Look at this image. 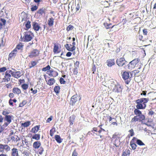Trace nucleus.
<instances>
[{
  "mask_svg": "<svg viewBox=\"0 0 156 156\" xmlns=\"http://www.w3.org/2000/svg\"><path fill=\"white\" fill-rule=\"evenodd\" d=\"M78 100V98L76 95L73 96L71 98L70 101V104L72 105H73Z\"/></svg>",
  "mask_w": 156,
  "mask_h": 156,
  "instance_id": "9b49d317",
  "label": "nucleus"
},
{
  "mask_svg": "<svg viewBox=\"0 0 156 156\" xmlns=\"http://www.w3.org/2000/svg\"><path fill=\"white\" fill-rule=\"evenodd\" d=\"M25 34L24 35L23 41L25 42H28L30 41L32 39V37L31 35V34H32V33L31 31H27L25 32Z\"/></svg>",
  "mask_w": 156,
  "mask_h": 156,
  "instance_id": "0eeeda50",
  "label": "nucleus"
},
{
  "mask_svg": "<svg viewBox=\"0 0 156 156\" xmlns=\"http://www.w3.org/2000/svg\"><path fill=\"white\" fill-rule=\"evenodd\" d=\"M77 153L76 152L75 150H74L72 154V156H77Z\"/></svg>",
  "mask_w": 156,
  "mask_h": 156,
  "instance_id": "774afa93",
  "label": "nucleus"
},
{
  "mask_svg": "<svg viewBox=\"0 0 156 156\" xmlns=\"http://www.w3.org/2000/svg\"><path fill=\"white\" fill-rule=\"evenodd\" d=\"M25 26L27 29H29L31 27L30 22L28 20L25 24Z\"/></svg>",
  "mask_w": 156,
  "mask_h": 156,
  "instance_id": "f704fd0d",
  "label": "nucleus"
},
{
  "mask_svg": "<svg viewBox=\"0 0 156 156\" xmlns=\"http://www.w3.org/2000/svg\"><path fill=\"white\" fill-rule=\"evenodd\" d=\"M7 70V69L5 67H3L0 68V73L4 72Z\"/></svg>",
  "mask_w": 156,
  "mask_h": 156,
  "instance_id": "c03bdc74",
  "label": "nucleus"
},
{
  "mask_svg": "<svg viewBox=\"0 0 156 156\" xmlns=\"http://www.w3.org/2000/svg\"><path fill=\"white\" fill-rule=\"evenodd\" d=\"M53 70L52 69H51L49 70V73L48 74L50 76H53L52 73H53Z\"/></svg>",
  "mask_w": 156,
  "mask_h": 156,
  "instance_id": "6e6d98bb",
  "label": "nucleus"
},
{
  "mask_svg": "<svg viewBox=\"0 0 156 156\" xmlns=\"http://www.w3.org/2000/svg\"><path fill=\"white\" fill-rule=\"evenodd\" d=\"M9 124L10 123L7 122H5L4 124L2 126V127L0 129V133H2L3 132L4 129H5Z\"/></svg>",
  "mask_w": 156,
  "mask_h": 156,
  "instance_id": "dca6fc26",
  "label": "nucleus"
},
{
  "mask_svg": "<svg viewBox=\"0 0 156 156\" xmlns=\"http://www.w3.org/2000/svg\"><path fill=\"white\" fill-rule=\"evenodd\" d=\"M145 119V116L144 115L141 114L135 116L133 118L131 121V122H136V121L140 122L144 120Z\"/></svg>",
  "mask_w": 156,
  "mask_h": 156,
  "instance_id": "423d86ee",
  "label": "nucleus"
},
{
  "mask_svg": "<svg viewBox=\"0 0 156 156\" xmlns=\"http://www.w3.org/2000/svg\"><path fill=\"white\" fill-rule=\"evenodd\" d=\"M130 154V151L129 150H127L126 151H124L122 154V156H126L127 155H129Z\"/></svg>",
  "mask_w": 156,
  "mask_h": 156,
  "instance_id": "473e14b6",
  "label": "nucleus"
},
{
  "mask_svg": "<svg viewBox=\"0 0 156 156\" xmlns=\"http://www.w3.org/2000/svg\"><path fill=\"white\" fill-rule=\"evenodd\" d=\"M51 68V67L49 65H48L46 67L43 68L42 69V70L43 71H46L48 70H49Z\"/></svg>",
  "mask_w": 156,
  "mask_h": 156,
  "instance_id": "72a5a7b5",
  "label": "nucleus"
},
{
  "mask_svg": "<svg viewBox=\"0 0 156 156\" xmlns=\"http://www.w3.org/2000/svg\"><path fill=\"white\" fill-rule=\"evenodd\" d=\"M116 63L119 66L122 67L125 69H127V62L124 58H121L117 59Z\"/></svg>",
  "mask_w": 156,
  "mask_h": 156,
  "instance_id": "7ed1b4c3",
  "label": "nucleus"
},
{
  "mask_svg": "<svg viewBox=\"0 0 156 156\" xmlns=\"http://www.w3.org/2000/svg\"><path fill=\"white\" fill-rule=\"evenodd\" d=\"M72 44L73 46L71 48L69 47V44H67L65 45V47L68 51H74L76 49V47L75 46L76 44V43L73 41L72 43Z\"/></svg>",
  "mask_w": 156,
  "mask_h": 156,
  "instance_id": "1a4fd4ad",
  "label": "nucleus"
},
{
  "mask_svg": "<svg viewBox=\"0 0 156 156\" xmlns=\"http://www.w3.org/2000/svg\"><path fill=\"white\" fill-rule=\"evenodd\" d=\"M14 96V95L13 93H10L9 94V97L10 98H12Z\"/></svg>",
  "mask_w": 156,
  "mask_h": 156,
  "instance_id": "0e129e2a",
  "label": "nucleus"
},
{
  "mask_svg": "<svg viewBox=\"0 0 156 156\" xmlns=\"http://www.w3.org/2000/svg\"><path fill=\"white\" fill-rule=\"evenodd\" d=\"M27 103V101H23L22 102L19 104V107H22L24 105Z\"/></svg>",
  "mask_w": 156,
  "mask_h": 156,
  "instance_id": "ea45409f",
  "label": "nucleus"
},
{
  "mask_svg": "<svg viewBox=\"0 0 156 156\" xmlns=\"http://www.w3.org/2000/svg\"><path fill=\"white\" fill-rule=\"evenodd\" d=\"M40 128V126H36L33 127L31 129V131L34 133H35L37 132Z\"/></svg>",
  "mask_w": 156,
  "mask_h": 156,
  "instance_id": "f3484780",
  "label": "nucleus"
},
{
  "mask_svg": "<svg viewBox=\"0 0 156 156\" xmlns=\"http://www.w3.org/2000/svg\"><path fill=\"white\" fill-rule=\"evenodd\" d=\"M59 82L61 84H65L66 83V81L64 80V79L62 77L60 78Z\"/></svg>",
  "mask_w": 156,
  "mask_h": 156,
  "instance_id": "a19ab883",
  "label": "nucleus"
},
{
  "mask_svg": "<svg viewBox=\"0 0 156 156\" xmlns=\"http://www.w3.org/2000/svg\"><path fill=\"white\" fill-rule=\"evenodd\" d=\"M9 114V112L7 111H3L2 113V114L5 116L6 115H8Z\"/></svg>",
  "mask_w": 156,
  "mask_h": 156,
  "instance_id": "13d9d810",
  "label": "nucleus"
},
{
  "mask_svg": "<svg viewBox=\"0 0 156 156\" xmlns=\"http://www.w3.org/2000/svg\"><path fill=\"white\" fill-rule=\"evenodd\" d=\"M79 62L78 61H76L74 64V68L76 69H78L79 68Z\"/></svg>",
  "mask_w": 156,
  "mask_h": 156,
  "instance_id": "09e8293b",
  "label": "nucleus"
},
{
  "mask_svg": "<svg viewBox=\"0 0 156 156\" xmlns=\"http://www.w3.org/2000/svg\"><path fill=\"white\" fill-rule=\"evenodd\" d=\"M37 62L35 61H32L30 62V65L29 66L30 68H31L35 66Z\"/></svg>",
  "mask_w": 156,
  "mask_h": 156,
  "instance_id": "bb28decb",
  "label": "nucleus"
},
{
  "mask_svg": "<svg viewBox=\"0 0 156 156\" xmlns=\"http://www.w3.org/2000/svg\"><path fill=\"white\" fill-rule=\"evenodd\" d=\"M23 45L22 43H20L19 44L17 45L16 47V48L18 50H22Z\"/></svg>",
  "mask_w": 156,
  "mask_h": 156,
  "instance_id": "c9c22d12",
  "label": "nucleus"
},
{
  "mask_svg": "<svg viewBox=\"0 0 156 156\" xmlns=\"http://www.w3.org/2000/svg\"><path fill=\"white\" fill-rule=\"evenodd\" d=\"M12 91L13 93L17 94H19L21 93L20 89L17 87L13 88L12 89Z\"/></svg>",
  "mask_w": 156,
  "mask_h": 156,
  "instance_id": "a211bd4d",
  "label": "nucleus"
},
{
  "mask_svg": "<svg viewBox=\"0 0 156 156\" xmlns=\"http://www.w3.org/2000/svg\"><path fill=\"white\" fill-rule=\"evenodd\" d=\"M55 139L58 143H61L62 140V139H61L60 136L58 135H55Z\"/></svg>",
  "mask_w": 156,
  "mask_h": 156,
  "instance_id": "aec40b11",
  "label": "nucleus"
},
{
  "mask_svg": "<svg viewBox=\"0 0 156 156\" xmlns=\"http://www.w3.org/2000/svg\"><path fill=\"white\" fill-rule=\"evenodd\" d=\"M30 125V121L25 122L22 124V125L24 127H27Z\"/></svg>",
  "mask_w": 156,
  "mask_h": 156,
  "instance_id": "c85d7f7f",
  "label": "nucleus"
},
{
  "mask_svg": "<svg viewBox=\"0 0 156 156\" xmlns=\"http://www.w3.org/2000/svg\"><path fill=\"white\" fill-rule=\"evenodd\" d=\"M52 116H51L48 118V119L46 121L47 122H49L52 119Z\"/></svg>",
  "mask_w": 156,
  "mask_h": 156,
  "instance_id": "680f3d73",
  "label": "nucleus"
},
{
  "mask_svg": "<svg viewBox=\"0 0 156 156\" xmlns=\"http://www.w3.org/2000/svg\"><path fill=\"white\" fill-rule=\"evenodd\" d=\"M110 86L112 89V91L114 92L119 93L121 92L122 90V87L115 80L111 79L108 81Z\"/></svg>",
  "mask_w": 156,
  "mask_h": 156,
  "instance_id": "f03ea898",
  "label": "nucleus"
},
{
  "mask_svg": "<svg viewBox=\"0 0 156 156\" xmlns=\"http://www.w3.org/2000/svg\"><path fill=\"white\" fill-rule=\"evenodd\" d=\"M136 143L140 146H142L145 145V144L142 142V141L139 139H137Z\"/></svg>",
  "mask_w": 156,
  "mask_h": 156,
  "instance_id": "c756f323",
  "label": "nucleus"
},
{
  "mask_svg": "<svg viewBox=\"0 0 156 156\" xmlns=\"http://www.w3.org/2000/svg\"><path fill=\"white\" fill-rule=\"evenodd\" d=\"M60 87H59L58 86H55L54 88V91L55 92V93H56V94L57 95V94L59 93L60 92Z\"/></svg>",
  "mask_w": 156,
  "mask_h": 156,
  "instance_id": "b1692460",
  "label": "nucleus"
},
{
  "mask_svg": "<svg viewBox=\"0 0 156 156\" xmlns=\"http://www.w3.org/2000/svg\"><path fill=\"white\" fill-rule=\"evenodd\" d=\"M109 23H104V25L106 27L107 29H109Z\"/></svg>",
  "mask_w": 156,
  "mask_h": 156,
  "instance_id": "4d7b16f0",
  "label": "nucleus"
},
{
  "mask_svg": "<svg viewBox=\"0 0 156 156\" xmlns=\"http://www.w3.org/2000/svg\"><path fill=\"white\" fill-rule=\"evenodd\" d=\"M130 144L131 147L132 148V149L133 150H135L136 149V144L134 143H133L131 144V141L130 142Z\"/></svg>",
  "mask_w": 156,
  "mask_h": 156,
  "instance_id": "37998d69",
  "label": "nucleus"
},
{
  "mask_svg": "<svg viewBox=\"0 0 156 156\" xmlns=\"http://www.w3.org/2000/svg\"><path fill=\"white\" fill-rule=\"evenodd\" d=\"M20 140V139L18 137V136H17L15 135V141H16L17 142V141H19Z\"/></svg>",
  "mask_w": 156,
  "mask_h": 156,
  "instance_id": "bf43d9fd",
  "label": "nucleus"
},
{
  "mask_svg": "<svg viewBox=\"0 0 156 156\" xmlns=\"http://www.w3.org/2000/svg\"><path fill=\"white\" fill-rule=\"evenodd\" d=\"M22 154H24L23 156H28L29 155V152L26 151H23Z\"/></svg>",
  "mask_w": 156,
  "mask_h": 156,
  "instance_id": "603ef678",
  "label": "nucleus"
},
{
  "mask_svg": "<svg viewBox=\"0 0 156 156\" xmlns=\"http://www.w3.org/2000/svg\"><path fill=\"white\" fill-rule=\"evenodd\" d=\"M120 144V140L118 139H116L115 141L114 144L116 147H119Z\"/></svg>",
  "mask_w": 156,
  "mask_h": 156,
  "instance_id": "a878e982",
  "label": "nucleus"
},
{
  "mask_svg": "<svg viewBox=\"0 0 156 156\" xmlns=\"http://www.w3.org/2000/svg\"><path fill=\"white\" fill-rule=\"evenodd\" d=\"M73 72L74 74L76 75L78 73V69L74 68Z\"/></svg>",
  "mask_w": 156,
  "mask_h": 156,
  "instance_id": "5fc2aeb1",
  "label": "nucleus"
},
{
  "mask_svg": "<svg viewBox=\"0 0 156 156\" xmlns=\"http://www.w3.org/2000/svg\"><path fill=\"white\" fill-rule=\"evenodd\" d=\"M58 47L57 45L55 44L53 49V52L55 53H58Z\"/></svg>",
  "mask_w": 156,
  "mask_h": 156,
  "instance_id": "7c9ffc66",
  "label": "nucleus"
},
{
  "mask_svg": "<svg viewBox=\"0 0 156 156\" xmlns=\"http://www.w3.org/2000/svg\"><path fill=\"white\" fill-rule=\"evenodd\" d=\"M73 28V27L72 25H70L67 27L66 30L67 31H69L70 30H72Z\"/></svg>",
  "mask_w": 156,
  "mask_h": 156,
  "instance_id": "de8ad7c7",
  "label": "nucleus"
},
{
  "mask_svg": "<svg viewBox=\"0 0 156 156\" xmlns=\"http://www.w3.org/2000/svg\"><path fill=\"white\" fill-rule=\"evenodd\" d=\"M143 34L145 35H147V29H144L143 30Z\"/></svg>",
  "mask_w": 156,
  "mask_h": 156,
  "instance_id": "052dcab7",
  "label": "nucleus"
},
{
  "mask_svg": "<svg viewBox=\"0 0 156 156\" xmlns=\"http://www.w3.org/2000/svg\"><path fill=\"white\" fill-rule=\"evenodd\" d=\"M75 118V116L74 115H72L69 118V122L70 125H72L74 123V120Z\"/></svg>",
  "mask_w": 156,
  "mask_h": 156,
  "instance_id": "412c9836",
  "label": "nucleus"
},
{
  "mask_svg": "<svg viewBox=\"0 0 156 156\" xmlns=\"http://www.w3.org/2000/svg\"><path fill=\"white\" fill-rule=\"evenodd\" d=\"M147 92L146 91H143L141 93L140 95H143L144 96H145Z\"/></svg>",
  "mask_w": 156,
  "mask_h": 156,
  "instance_id": "69168bd1",
  "label": "nucleus"
},
{
  "mask_svg": "<svg viewBox=\"0 0 156 156\" xmlns=\"http://www.w3.org/2000/svg\"><path fill=\"white\" fill-rule=\"evenodd\" d=\"M129 73V72L125 71L123 72L122 74L123 79L125 80V83L127 84L130 82Z\"/></svg>",
  "mask_w": 156,
  "mask_h": 156,
  "instance_id": "39448f33",
  "label": "nucleus"
},
{
  "mask_svg": "<svg viewBox=\"0 0 156 156\" xmlns=\"http://www.w3.org/2000/svg\"><path fill=\"white\" fill-rule=\"evenodd\" d=\"M140 60L138 58H136L127 64V68L130 69L133 68L139 62Z\"/></svg>",
  "mask_w": 156,
  "mask_h": 156,
  "instance_id": "20e7f679",
  "label": "nucleus"
},
{
  "mask_svg": "<svg viewBox=\"0 0 156 156\" xmlns=\"http://www.w3.org/2000/svg\"><path fill=\"white\" fill-rule=\"evenodd\" d=\"M72 53L70 52H68L66 54V55L67 57H70L72 55Z\"/></svg>",
  "mask_w": 156,
  "mask_h": 156,
  "instance_id": "338daca9",
  "label": "nucleus"
},
{
  "mask_svg": "<svg viewBox=\"0 0 156 156\" xmlns=\"http://www.w3.org/2000/svg\"><path fill=\"white\" fill-rule=\"evenodd\" d=\"M55 80L54 78H51L47 82V84L50 86L53 85L55 83Z\"/></svg>",
  "mask_w": 156,
  "mask_h": 156,
  "instance_id": "6ab92c4d",
  "label": "nucleus"
},
{
  "mask_svg": "<svg viewBox=\"0 0 156 156\" xmlns=\"http://www.w3.org/2000/svg\"><path fill=\"white\" fill-rule=\"evenodd\" d=\"M40 138V135L39 134H35L32 137V139H34L37 140H39Z\"/></svg>",
  "mask_w": 156,
  "mask_h": 156,
  "instance_id": "5701e85b",
  "label": "nucleus"
},
{
  "mask_svg": "<svg viewBox=\"0 0 156 156\" xmlns=\"http://www.w3.org/2000/svg\"><path fill=\"white\" fill-rule=\"evenodd\" d=\"M16 55V54L13 52H12L11 53H10L9 55V56L10 57H12L13 56H14Z\"/></svg>",
  "mask_w": 156,
  "mask_h": 156,
  "instance_id": "864d4df0",
  "label": "nucleus"
},
{
  "mask_svg": "<svg viewBox=\"0 0 156 156\" xmlns=\"http://www.w3.org/2000/svg\"><path fill=\"white\" fill-rule=\"evenodd\" d=\"M38 8V7L36 5H34L32 6L31 8V10L34 11L36 10Z\"/></svg>",
  "mask_w": 156,
  "mask_h": 156,
  "instance_id": "49530a36",
  "label": "nucleus"
},
{
  "mask_svg": "<svg viewBox=\"0 0 156 156\" xmlns=\"http://www.w3.org/2000/svg\"><path fill=\"white\" fill-rule=\"evenodd\" d=\"M12 117L13 116L12 115H6L4 118V120L10 123L12 122Z\"/></svg>",
  "mask_w": 156,
  "mask_h": 156,
  "instance_id": "f8f14e48",
  "label": "nucleus"
},
{
  "mask_svg": "<svg viewBox=\"0 0 156 156\" xmlns=\"http://www.w3.org/2000/svg\"><path fill=\"white\" fill-rule=\"evenodd\" d=\"M41 144L40 141H37L34 142L33 144V146L34 148L35 149H38L40 146Z\"/></svg>",
  "mask_w": 156,
  "mask_h": 156,
  "instance_id": "4468645a",
  "label": "nucleus"
},
{
  "mask_svg": "<svg viewBox=\"0 0 156 156\" xmlns=\"http://www.w3.org/2000/svg\"><path fill=\"white\" fill-rule=\"evenodd\" d=\"M54 19L51 17L48 20V24L50 26H51L53 25Z\"/></svg>",
  "mask_w": 156,
  "mask_h": 156,
  "instance_id": "393cba45",
  "label": "nucleus"
},
{
  "mask_svg": "<svg viewBox=\"0 0 156 156\" xmlns=\"http://www.w3.org/2000/svg\"><path fill=\"white\" fill-rule=\"evenodd\" d=\"M107 63L109 67H111L115 64L114 59H109L107 61Z\"/></svg>",
  "mask_w": 156,
  "mask_h": 156,
  "instance_id": "2eb2a0df",
  "label": "nucleus"
},
{
  "mask_svg": "<svg viewBox=\"0 0 156 156\" xmlns=\"http://www.w3.org/2000/svg\"><path fill=\"white\" fill-rule=\"evenodd\" d=\"M80 0H75V3L76 4V11H78L80 8V4L79 3V1Z\"/></svg>",
  "mask_w": 156,
  "mask_h": 156,
  "instance_id": "4be33fe9",
  "label": "nucleus"
},
{
  "mask_svg": "<svg viewBox=\"0 0 156 156\" xmlns=\"http://www.w3.org/2000/svg\"><path fill=\"white\" fill-rule=\"evenodd\" d=\"M32 25L33 29L36 31H37L40 29L41 30V28L40 25L37 22H33L32 23Z\"/></svg>",
  "mask_w": 156,
  "mask_h": 156,
  "instance_id": "9d476101",
  "label": "nucleus"
},
{
  "mask_svg": "<svg viewBox=\"0 0 156 156\" xmlns=\"http://www.w3.org/2000/svg\"><path fill=\"white\" fill-rule=\"evenodd\" d=\"M3 149H4V145L0 144V151L3 153Z\"/></svg>",
  "mask_w": 156,
  "mask_h": 156,
  "instance_id": "8fccbe9b",
  "label": "nucleus"
},
{
  "mask_svg": "<svg viewBox=\"0 0 156 156\" xmlns=\"http://www.w3.org/2000/svg\"><path fill=\"white\" fill-rule=\"evenodd\" d=\"M11 156H18V151L16 148H13L12 150Z\"/></svg>",
  "mask_w": 156,
  "mask_h": 156,
  "instance_id": "ddd939ff",
  "label": "nucleus"
},
{
  "mask_svg": "<svg viewBox=\"0 0 156 156\" xmlns=\"http://www.w3.org/2000/svg\"><path fill=\"white\" fill-rule=\"evenodd\" d=\"M44 151L43 148L42 147H40L38 150V152L39 154H43Z\"/></svg>",
  "mask_w": 156,
  "mask_h": 156,
  "instance_id": "79ce46f5",
  "label": "nucleus"
},
{
  "mask_svg": "<svg viewBox=\"0 0 156 156\" xmlns=\"http://www.w3.org/2000/svg\"><path fill=\"white\" fill-rule=\"evenodd\" d=\"M40 53L39 50L37 49H34L29 53V57L30 58H33L38 56Z\"/></svg>",
  "mask_w": 156,
  "mask_h": 156,
  "instance_id": "6e6552de",
  "label": "nucleus"
},
{
  "mask_svg": "<svg viewBox=\"0 0 156 156\" xmlns=\"http://www.w3.org/2000/svg\"><path fill=\"white\" fill-rule=\"evenodd\" d=\"M4 77L8 79L9 81L10 80V78L11 77V75L9 74L5 73V75Z\"/></svg>",
  "mask_w": 156,
  "mask_h": 156,
  "instance_id": "2f4dec72",
  "label": "nucleus"
},
{
  "mask_svg": "<svg viewBox=\"0 0 156 156\" xmlns=\"http://www.w3.org/2000/svg\"><path fill=\"white\" fill-rule=\"evenodd\" d=\"M15 72V74H16V78H18L21 76V72L20 71H18Z\"/></svg>",
  "mask_w": 156,
  "mask_h": 156,
  "instance_id": "4c0bfd02",
  "label": "nucleus"
},
{
  "mask_svg": "<svg viewBox=\"0 0 156 156\" xmlns=\"http://www.w3.org/2000/svg\"><path fill=\"white\" fill-rule=\"evenodd\" d=\"M45 12V9L43 8L40 9L37 11V13H39L41 15H42L43 13H44Z\"/></svg>",
  "mask_w": 156,
  "mask_h": 156,
  "instance_id": "cd10ccee",
  "label": "nucleus"
},
{
  "mask_svg": "<svg viewBox=\"0 0 156 156\" xmlns=\"http://www.w3.org/2000/svg\"><path fill=\"white\" fill-rule=\"evenodd\" d=\"M149 99L148 98H142L136 100V103L137 104L136 105V108L134 111V113L136 115L141 114V111L139 109H144L146 107V103L148 102Z\"/></svg>",
  "mask_w": 156,
  "mask_h": 156,
  "instance_id": "f257e3e1",
  "label": "nucleus"
},
{
  "mask_svg": "<svg viewBox=\"0 0 156 156\" xmlns=\"http://www.w3.org/2000/svg\"><path fill=\"white\" fill-rule=\"evenodd\" d=\"M4 149L6 151H10V148L8 145H4Z\"/></svg>",
  "mask_w": 156,
  "mask_h": 156,
  "instance_id": "58836bf2",
  "label": "nucleus"
},
{
  "mask_svg": "<svg viewBox=\"0 0 156 156\" xmlns=\"http://www.w3.org/2000/svg\"><path fill=\"white\" fill-rule=\"evenodd\" d=\"M52 130H53V129H52L50 130V135L51 136H53V135L54 134V132H53Z\"/></svg>",
  "mask_w": 156,
  "mask_h": 156,
  "instance_id": "e2e57ef3",
  "label": "nucleus"
},
{
  "mask_svg": "<svg viewBox=\"0 0 156 156\" xmlns=\"http://www.w3.org/2000/svg\"><path fill=\"white\" fill-rule=\"evenodd\" d=\"M53 73H52L53 76H52V77H56L58 76V73L57 72L55 71H54V70H53Z\"/></svg>",
  "mask_w": 156,
  "mask_h": 156,
  "instance_id": "a18cd8bd",
  "label": "nucleus"
},
{
  "mask_svg": "<svg viewBox=\"0 0 156 156\" xmlns=\"http://www.w3.org/2000/svg\"><path fill=\"white\" fill-rule=\"evenodd\" d=\"M21 87L23 89L26 90L28 88V85L27 84L24 83L22 85Z\"/></svg>",
  "mask_w": 156,
  "mask_h": 156,
  "instance_id": "e433bc0d",
  "label": "nucleus"
},
{
  "mask_svg": "<svg viewBox=\"0 0 156 156\" xmlns=\"http://www.w3.org/2000/svg\"><path fill=\"white\" fill-rule=\"evenodd\" d=\"M129 132L130 133V135L131 136H132L134 135V133L133 130V129H131L129 131Z\"/></svg>",
  "mask_w": 156,
  "mask_h": 156,
  "instance_id": "3c124183",
  "label": "nucleus"
}]
</instances>
